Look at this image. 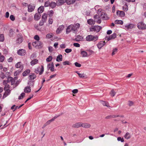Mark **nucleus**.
Segmentation results:
<instances>
[{
	"label": "nucleus",
	"instance_id": "f257e3e1",
	"mask_svg": "<svg viewBox=\"0 0 146 146\" xmlns=\"http://www.w3.org/2000/svg\"><path fill=\"white\" fill-rule=\"evenodd\" d=\"M80 26V24L78 23L69 25L66 30V34H68L71 31H73L74 32L76 33L77 32L78 29L79 28Z\"/></svg>",
	"mask_w": 146,
	"mask_h": 146
},
{
	"label": "nucleus",
	"instance_id": "f03ea898",
	"mask_svg": "<svg viewBox=\"0 0 146 146\" xmlns=\"http://www.w3.org/2000/svg\"><path fill=\"white\" fill-rule=\"evenodd\" d=\"M98 39V37L97 36H93L92 35H88L86 37V40L88 41H96Z\"/></svg>",
	"mask_w": 146,
	"mask_h": 146
},
{
	"label": "nucleus",
	"instance_id": "7ed1b4c3",
	"mask_svg": "<svg viewBox=\"0 0 146 146\" xmlns=\"http://www.w3.org/2000/svg\"><path fill=\"white\" fill-rule=\"evenodd\" d=\"M42 43L39 41H36L32 43L33 46L37 48H40L42 46Z\"/></svg>",
	"mask_w": 146,
	"mask_h": 146
},
{
	"label": "nucleus",
	"instance_id": "20e7f679",
	"mask_svg": "<svg viewBox=\"0 0 146 146\" xmlns=\"http://www.w3.org/2000/svg\"><path fill=\"white\" fill-rule=\"evenodd\" d=\"M102 27L101 26H94L92 27L90 30L91 31H94L96 33L99 32L102 29Z\"/></svg>",
	"mask_w": 146,
	"mask_h": 146
},
{
	"label": "nucleus",
	"instance_id": "39448f33",
	"mask_svg": "<svg viewBox=\"0 0 146 146\" xmlns=\"http://www.w3.org/2000/svg\"><path fill=\"white\" fill-rule=\"evenodd\" d=\"M137 27L139 29L142 30L146 29V25L143 22H140L138 23Z\"/></svg>",
	"mask_w": 146,
	"mask_h": 146
},
{
	"label": "nucleus",
	"instance_id": "423d86ee",
	"mask_svg": "<svg viewBox=\"0 0 146 146\" xmlns=\"http://www.w3.org/2000/svg\"><path fill=\"white\" fill-rule=\"evenodd\" d=\"M17 39L16 42L17 44H20L23 41V38L22 35L18 34L17 35Z\"/></svg>",
	"mask_w": 146,
	"mask_h": 146
},
{
	"label": "nucleus",
	"instance_id": "0eeeda50",
	"mask_svg": "<svg viewBox=\"0 0 146 146\" xmlns=\"http://www.w3.org/2000/svg\"><path fill=\"white\" fill-rule=\"evenodd\" d=\"M44 70V67L43 66H41V68L40 67L38 68L35 70V72L38 74L39 73V75H40L42 74Z\"/></svg>",
	"mask_w": 146,
	"mask_h": 146
},
{
	"label": "nucleus",
	"instance_id": "6e6552de",
	"mask_svg": "<svg viewBox=\"0 0 146 146\" xmlns=\"http://www.w3.org/2000/svg\"><path fill=\"white\" fill-rule=\"evenodd\" d=\"M94 9L96 11H97V13L99 14L100 13H101L102 9H101V7L99 5L96 6L94 7Z\"/></svg>",
	"mask_w": 146,
	"mask_h": 146
},
{
	"label": "nucleus",
	"instance_id": "1a4fd4ad",
	"mask_svg": "<svg viewBox=\"0 0 146 146\" xmlns=\"http://www.w3.org/2000/svg\"><path fill=\"white\" fill-rule=\"evenodd\" d=\"M106 43L105 41H101L100 42L97 44V46L98 48L100 49L101 48L104 46Z\"/></svg>",
	"mask_w": 146,
	"mask_h": 146
},
{
	"label": "nucleus",
	"instance_id": "9d476101",
	"mask_svg": "<svg viewBox=\"0 0 146 146\" xmlns=\"http://www.w3.org/2000/svg\"><path fill=\"white\" fill-rule=\"evenodd\" d=\"M64 27V26L63 25L60 26L56 30V33L57 34L60 33L61 31L63 30Z\"/></svg>",
	"mask_w": 146,
	"mask_h": 146
},
{
	"label": "nucleus",
	"instance_id": "9b49d317",
	"mask_svg": "<svg viewBox=\"0 0 146 146\" xmlns=\"http://www.w3.org/2000/svg\"><path fill=\"white\" fill-rule=\"evenodd\" d=\"M15 66L17 68H20L21 70H22L23 68V65L22 64L21 62H19L17 63L15 65Z\"/></svg>",
	"mask_w": 146,
	"mask_h": 146
},
{
	"label": "nucleus",
	"instance_id": "f8f14e48",
	"mask_svg": "<svg viewBox=\"0 0 146 146\" xmlns=\"http://www.w3.org/2000/svg\"><path fill=\"white\" fill-rule=\"evenodd\" d=\"M18 54L21 56H24L26 53L25 50L23 49H20L17 51Z\"/></svg>",
	"mask_w": 146,
	"mask_h": 146
},
{
	"label": "nucleus",
	"instance_id": "ddd939ff",
	"mask_svg": "<svg viewBox=\"0 0 146 146\" xmlns=\"http://www.w3.org/2000/svg\"><path fill=\"white\" fill-rule=\"evenodd\" d=\"M54 64L53 62H52L51 64H48L47 65V68L48 69H50V70L52 72H53L54 71Z\"/></svg>",
	"mask_w": 146,
	"mask_h": 146
},
{
	"label": "nucleus",
	"instance_id": "4468645a",
	"mask_svg": "<svg viewBox=\"0 0 146 146\" xmlns=\"http://www.w3.org/2000/svg\"><path fill=\"white\" fill-rule=\"evenodd\" d=\"M100 18L102 19L103 20H106L108 19V17L107 14L103 12L100 13Z\"/></svg>",
	"mask_w": 146,
	"mask_h": 146
},
{
	"label": "nucleus",
	"instance_id": "2eb2a0df",
	"mask_svg": "<svg viewBox=\"0 0 146 146\" xmlns=\"http://www.w3.org/2000/svg\"><path fill=\"white\" fill-rule=\"evenodd\" d=\"M117 15L121 17H123L125 15L124 12L122 11H117Z\"/></svg>",
	"mask_w": 146,
	"mask_h": 146
},
{
	"label": "nucleus",
	"instance_id": "dca6fc26",
	"mask_svg": "<svg viewBox=\"0 0 146 146\" xmlns=\"http://www.w3.org/2000/svg\"><path fill=\"white\" fill-rule=\"evenodd\" d=\"M41 17V15L40 13H36L34 16V19L36 21L39 20Z\"/></svg>",
	"mask_w": 146,
	"mask_h": 146
},
{
	"label": "nucleus",
	"instance_id": "f3484780",
	"mask_svg": "<svg viewBox=\"0 0 146 146\" xmlns=\"http://www.w3.org/2000/svg\"><path fill=\"white\" fill-rule=\"evenodd\" d=\"M116 37V34L115 33H113L109 37L107 38V40L108 41H109L115 38Z\"/></svg>",
	"mask_w": 146,
	"mask_h": 146
},
{
	"label": "nucleus",
	"instance_id": "a211bd4d",
	"mask_svg": "<svg viewBox=\"0 0 146 146\" xmlns=\"http://www.w3.org/2000/svg\"><path fill=\"white\" fill-rule=\"evenodd\" d=\"M35 9V6L30 5L28 6V11L29 12H31L34 11Z\"/></svg>",
	"mask_w": 146,
	"mask_h": 146
},
{
	"label": "nucleus",
	"instance_id": "6ab92c4d",
	"mask_svg": "<svg viewBox=\"0 0 146 146\" xmlns=\"http://www.w3.org/2000/svg\"><path fill=\"white\" fill-rule=\"evenodd\" d=\"M75 72L78 74L80 78H87V76L84 73L80 74L78 71H76Z\"/></svg>",
	"mask_w": 146,
	"mask_h": 146
},
{
	"label": "nucleus",
	"instance_id": "aec40b11",
	"mask_svg": "<svg viewBox=\"0 0 146 146\" xmlns=\"http://www.w3.org/2000/svg\"><path fill=\"white\" fill-rule=\"evenodd\" d=\"M82 123L78 122L72 125V127L74 128H78L82 126Z\"/></svg>",
	"mask_w": 146,
	"mask_h": 146
},
{
	"label": "nucleus",
	"instance_id": "412c9836",
	"mask_svg": "<svg viewBox=\"0 0 146 146\" xmlns=\"http://www.w3.org/2000/svg\"><path fill=\"white\" fill-rule=\"evenodd\" d=\"M75 39L77 41H82L83 40V37L80 35H78L76 36Z\"/></svg>",
	"mask_w": 146,
	"mask_h": 146
},
{
	"label": "nucleus",
	"instance_id": "4be33fe9",
	"mask_svg": "<svg viewBox=\"0 0 146 146\" xmlns=\"http://www.w3.org/2000/svg\"><path fill=\"white\" fill-rule=\"evenodd\" d=\"M29 77L30 80H32L36 78V76L34 73L31 74L29 76Z\"/></svg>",
	"mask_w": 146,
	"mask_h": 146
},
{
	"label": "nucleus",
	"instance_id": "5701e85b",
	"mask_svg": "<svg viewBox=\"0 0 146 146\" xmlns=\"http://www.w3.org/2000/svg\"><path fill=\"white\" fill-rule=\"evenodd\" d=\"M88 24L90 25H92L95 24V21L93 19H90L87 20Z\"/></svg>",
	"mask_w": 146,
	"mask_h": 146
},
{
	"label": "nucleus",
	"instance_id": "b1692460",
	"mask_svg": "<svg viewBox=\"0 0 146 146\" xmlns=\"http://www.w3.org/2000/svg\"><path fill=\"white\" fill-rule=\"evenodd\" d=\"M82 127L85 128H89L90 127V125L88 123H82Z\"/></svg>",
	"mask_w": 146,
	"mask_h": 146
},
{
	"label": "nucleus",
	"instance_id": "393cba45",
	"mask_svg": "<svg viewBox=\"0 0 146 146\" xmlns=\"http://www.w3.org/2000/svg\"><path fill=\"white\" fill-rule=\"evenodd\" d=\"M24 92L25 93H29L31 92V87L30 86H27L25 88Z\"/></svg>",
	"mask_w": 146,
	"mask_h": 146
},
{
	"label": "nucleus",
	"instance_id": "a878e982",
	"mask_svg": "<svg viewBox=\"0 0 146 146\" xmlns=\"http://www.w3.org/2000/svg\"><path fill=\"white\" fill-rule=\"evenodd\" d=\"M47 15L46 14L44 13L42 15V20L44 22H46V21Z\"/></svg>",
	"mask_w": 146,
	"mask_h": 146
},
{
	"label": "nucleus",
	"instance_id": "bb28decb",
	"mask_svg": "<svg viewBox=\"0 0 146 146\" xmlns=\"http://www.w3.org/2000/svg\"><path fill=\"white\" fill-rule=\"evenodd\" d=\"M62 56L61 54L58 55L57 57L56 61L57 62L62 61Z\"/></svg>",
	"mask_w": 146,
	"mask_h": 146
},
{
	"label": "nucleus",
	"instance_id": "cd10ccee",
	"mask_svg": "<svg viewBox=\"0 0 146 146\" xmlns=\"http://www.w3.org/2000/svg\"><path fill=\"white\" fill-rule=\"evenodd\" d=\"M5 90V92L3 95V98L6 97L7 95H9L11 91L10 90Z\"/></svg>",
	"mask_w": 146,
	"mask_h": 146
},
{
	"label": "nucleus",
	"instance_id": "c85d7f7f",
	"mask_svg": "<svg viewBox=\"0 0 146 146\" xmlns=\"http://www.w3.org/2000/svg\"><path fill=\"white\" fill-rule=\"evenodd\" d=\"M76 1V0H66V2L68 5L72 4L74 3Z\"/></svg>",
	"mask_w": 146,
	"mask_h": 146
},
{
	"label": "nucleus",
	"instance_id": "c756f323",
	"mask_svg": "<svg viewBox=\"0 0 146 146\" xmlns=\"http://www.w3.org/2000/svg\"><path fill=\"white\" fill-rule=\"evenodd\" d=\"M38 60L36 59L32 60L31 62V65L32 66H33L35 64H37L38 63Z\"/></svg>",
	"mask_w": 146,
	"mask_h": 146
},
{
	"label": "nucleus",
	"instance_id": "7c9ffc66",
	"mask_svg": "<svg viewBox=\"0 0 146 146\" xmlns=\"http://www.w3.org/2000/svg\"><path fill=\"white\" fill-rule=\"evenodd\" d=\"M134 25L133 24H130L128 25H126L125 27L127 30L129 29H131L133 27Z\"/></svg>",
	"mask_w": 146,
	"mask_h": 146
},
{
	"label": "nucleus",
	"instance_id": "2f4dec72",
	"mask_svg": "<svg viewBox=\"0 0 146 146\" xmlns=\"http://www.w3.org/2000/svg\"><path fill=\"white\" fill-rule=\"evenodd\" d=\"M44 10V7L43 6L40 7L38 9V13H41L43 12Z\"/></svg>",
	"mask_w": 146,
	"mask_h": 146
},
{
	"label": "nucleus",
	"instance_id": "473e14b6",
	"mask_svg": "<svg viewBox=\"0 0 146 146\" xmlns=\"http://www.w3.org/2000/svg\"><path fill=\"white\" fill-rule=\"evenodd\" d=\"M115 23L116 24H120L122 25L123 24V21L121 20H116L115 21Z\"/></svg>",
	"mask_w": 146,
	"mask_h": 146
},
{
	"label": "nucleus",
	"instance_id": "72a5a7b5",
	"mask_svg": "<svg viewBox=\"0 0 146 146\" xmlns=\"http://www.w3.org/2000/svg\"><path fill=\"white\" fill-rule=\"evenodd\" d=\"M30 70L29 69L27 70L23 73V76H25L27 75L30 73Z\"/></svg>",
	"mask_w": 146,
	"mask_h": 146
},
{
	"label": "nucleus",
	"instance_id": "f704fd0d",
	"mask_svg": "<svg viewBox=\"0 0 146 146\" xmlns=\"http://www.w3.org/2000/svg\"><path fill=\"white\" fill-rule=\"evenodd\" d=\"M56 118H57V117H54L52 119H51L48 120L46 123V124H47V125H49L52 121H54Z\"/></svg>",
	"mask_w": 146,
	"mask_h": 146
},
{
	"label": "nucleus",
	"instance_id": "c9c22d12",
	"mask_svg": "<svg viewBox=\"0 0 146 146\" xmlns=\"http://www.w3.org/2000/svg\"><path fill=\"white\" fill-rule=\"evenodd\" d=\"M81 54L82 55V57H86L88 55V54L85 51H83L81 52Z\"/></svg>",
	"mask_w": 146,
	"mask_h": 146
},
{
	"label": "nucleus",
	"instance_id": "e433bc0d",
	"mask_svg": "<svg viewBox=\"0 0 146 146\" xmlns=\"http://www.w3.org/2000/svg\"><path fill=\"white\" fill-rule=\"evenodd\" d=\"M124 137L127 139H129L131 137V135L129 133H127L124 136Z\"/></svg>",
	"mask_w": 146,
	"mask_h": 146
},
{
	"label": "nucleus",
	"instance_id": "4c0bfd02",
	"mask_svg": "<svg viewBox=\"0 0 146 146\" xmlns=\"http://www.w3.org/2000/svg\"><path fill=\"white\" fill-rule=\"evenodd\" d=\"M5 39L4 35L2 34L0 35V41L3 42Z\"/></svg>",
	"mask_w": 146,
	"mask_h": 146
},
{
	"label": "nucleus",
	"instance_id": "58836bf2",
	"mask_svg": "<svg viewBox=\"0 0 146 146\" xmlns=\"http://www.w3.org/2000/svg\"><path fill=\"white\" fill-rule=\"evenodd\" d=\"M5 57L3 55H2L0 52V62H3L4 60Z\"/></svg>",
	"mask_w": 146,
	"mask_h": 146
},
{
	"label": "nucleus",
	"instance_id": "ea45409f",
	"mask_svg": "<svg viewBox=\"0 0 146 146\" xmlns=\"http://www.w3.org/2000/svg\"><path fill=\"white\" fill-rule=\"evenodd\" d=\"M102 103L104 106H106L107 107H110V106L109 105L108 103L105 101H102Z\"/></svg>",
	"mask_w": 146,
	"mask_h": 146
},
{
	"label": "nucleus",
	"instance_id": "a19ab883",
	"mask_svg": "<svg viewBox=\"0 0 146 146\" xmlns=\"http://www.w3.org/2000/svg\"><path fill=\"white\" fill-rule=\"evenodd\" d=\"M56 5V3L54 2H52L50 3V7L52 8L55 7Z\"/></svg>",
	"mask_w": 146,
	"mask_h": 146
},
{
	"label": "nucleus",
	"instance_id": "79ce46f5",
	"mask_svg": "<svg viewBox=\"0 0 146 146\" xmlns=\"http://www.w3.org/2000/svg\"><path fill=\"white\" fill-rule=\"evenodd\" d=\"M123 10L125 11H126L128 10V6L127 5H125L123 6Z\"/></svg>",
	"mask_w": 146,
	"mask_h": 146
},
{
	"label": "nucleus",
	"instance_id": "37998d69",
	"mask_svg": "<svg viewBox=\"0 0 146 146\" xmlns=\"http://www.w3.org/2000/svg\"><path fill=\"white\" fill-rule=\"evenodd\" d=\"M25 93H22L21 94L20 96H19V97L18 98L19 99L21 100V99H22L23 98V97L25 96Z\"/></svg>",
	"mask_w": 146,
	"mask_h": 146
},
{
	"label": "nucleus",
	"instance_id": "c03bdc74",
	"mask_svg": "<svg viewBox=\"0 0 146 146\" xmlns=\"http://www.w3.org/2000/svg\"><path fill=\"white\" fill-rule=\"evenodd\" d=\"M52 57L51 56H49L48 58H47L46 61L47 62H49L52 60Z\"/></svg>",
	"mask_w": 146,
	"mask_h": 146
},
{
	"label": "nucleus",
	"instance_id": "a18cd8bd",
	"mask_svg": "<svg viewBox=\"0 0 146 146\" xmlns=\"http://www.w3.org/2000/svg\"><path fill=\"white\" fill-rule=\"evenodd\" d=\"M110 94L113 97L116 94V92L114 91L113 90H112L111 91Z\"/></svg>",
	"mask_w": 146,
	"mask_h": 146
},
{
	"label": "nucleus",
	"instance_id": "49530a36",
	"mask_svg": "<svg viewBox=\"0 0 146 146\" xmlns=\"http://www.w3.org/2000/svg\"><path fill=\"white\" fill-rule=\"evenodd\" d=\"M53 35V34L52 33L47 34L46 36V38H51L52 37Z\"/></svg>",
	"mask_w": 146,
	"mask_h": 146
},
{
	"label": "nucleus",
	"instance_id": "de8ad7c7",
	"mask_svg": "<svg viewBox=\"0 0 146 146\" xmlns=\"http://www.w3.org/2000/svg\"><path fill=\"white\" fill-rule=\"evenodd\" d=\"M117 48H114L113 50L112 53V55H114L117 52Z\"/></svg>",
	"mask_w": 146,
	"mask_h": 146
},
{
	"label": "nucleus",
	"instance_id": "09e8293b",
	"mask_svg": "<svg viewBox=\"0 0 146 146\" xmlns=\"http://www.w3.org/2000/svg\"><path fill=\"white\" fill-rule=\"evenodd\" d=\"M70 64L71 63L70 62L68 61H65L63 62V64L64 65H70Z\"/></svg>",
	"mask_w": 146,
	"mask_h": 146
},
{
	"label": "nucleus",
	"instance_id": "8fccbe9b",
	"mask_svg": "<svg viewBox=\"0 0 146 146\" xmlns=\"http://www.w3.org/2000/svg\"><path fill=\"white\" fill-rule=\"evenodd\" d=\"M72 49H71L66 48L65 50V52L66 53H69L71 52Z\"/></svg>",
	"mask_w": 146,
	"mask_h": 146
},
{
	"label": "nucleus",
	"instance_id": "3c124183",
	"mask_svg": "<svg viewBox=\"0 0 146 146\" xmlns=\"http://www.w3.org/2000/svg\"><path fill=\"white\" fill-rule=\"evenodd\" d=\"M0 77L2 79H4L5 77V74L3 72H1L0 75Z\"/></svg>",
	"mask_w": 146,
	"mask_h": 146
},
{
	"label": "nucleus",
	"instance_id": "603ef678",
	"mask_svg": "<svg viewBox=\"0 0 146 146\" xmlns=\"http://www.w3.org/2000/svg\"><path fill=\"white\" fill-rule=\"evenodd\" d=\"M13 34V30L11 29L9 30V35L10 37H12Z\"/></svg>",
	"mask_w": 146,
	"mask_h": 146
},
{
	"label": "nucleus",
	"instance_id": "864d4df0",
	"mask_svg": "<svg viewBox=\"0 0 146 146\" xmlns=\"http://www.w3.org/2000/svg\"><path fill=\"white\" fill-rule=\"evenodd\" d=\"M9 84H6L5 85V86L4 87V90H9Z\"/></svg>",
	"mask_w": 146,
	"mask_h": 146
},
{
	"label": "nucleus",
	"instance_id": "5fc2aeb1",
	"mask_svg": "<svg viewBox=\"0 0 146 146\" xmlns=\"http://www.w3.org/2000/svg\"><path fill=\"white\" fill-rule=\"evenodd\" d=\"M34 38L36 41H39L40 40V38L38 35H36L34 37Z\"/></svg>",
	"mask_w": 146,
	"mask_h": 146
},
{
	"label": "nucleus",
	"instance_id": "6e6d98bb",
	"mask_svg": "<svg viewBox=\"0 0 146 146\" xmlns=\"http://www.w3.org/2000/svg\"><path fill=\"white\" fill-rule=\"evenodd\" d=\"M50 6V3L48 1L44 3V6L45 7H47Z\"/></svg>",
	"mask_w": 146,
	"mask_h": 146
},
{
	"label": "nucleus",
	"instance_id": "4d7b16f0",
	"mask_svg": "<svg viewBox=\"0 0 146 146\" xmlns=\"http://www.w3.org/2000/svg\"><path fill=\"white\" fill-rule=\"evenodd\" d=\"M53 14V11L52 10L49 11L48 14L50 16H52Z\"/></svg>",
	"mask_w": 146,
	"mask_h": 146
},
{
	"label": "nucleus",
	"instance_id": "13d9d810",
	"mask_svg": "<svg viewBox=\"0 0 146 146\" xmlns=\"http://www.w3.org/2000/svg\"><path fill=\"white\" fill-rule=\"evenodd\" d=\"M74 64L77 67H80L81 66V64H80L79 63L77 62H75L74 63Z\"/></svg>",
	"mask_w": 146,
	"mask_h": 146
},
{
	"label": "nucleus",
	"instance_id": "bf43d9fd",
	"mask_svg": "<svg viewBox=\"0 0 146 146\" xmlns=\"http://www.w3.org/2000/svg\"><path fill=\"white\" fill-rule=\"evenodd\" d=\"M128 104L129 106H131L133 105V103L132 101H129L128 102Z\"/></svg>",
	"mask_w": 146,
	"mask_h": 146
},
{
	"label": "nucleus",
	"instance_id": "052dcab7",
	"mask_svg": "<svg viewBox=\"0 0 146 146\" xmlns=\"http://www.w3.org/2000/svg\"><path fill=\"white\" fill-rule=\"evenodd\" d=\"M28 84L30 86H33L34 85V83L33 82H32L31 81L28 82Z\"/></svg>",
	"mask_w": 146,
	"mask_h": 146
},
{
	"label": "nucleus",
	"instance_id": "680f3d73",
	"mask_svg": "<svg viewBox=\"0 0 146 146\" xmlns=\"http://www.w3.org/2000/svg\"><path fill=\"white\" fill-rule=\"evenodd\" d=\"M33 20V17L29 16L27 19V21L29 22Z\"/></svg>",
	"mask_w": 146,
	"mask_h": 146
},
{
	"label": "nucleus",
	"instance_id": "e2e57ef3",
	"mask_svg": "<svg viewBox=\"0 0 146 146\" xmlns=\"http://www.w3.org/2000/svg\"><path fill=\"white\" fill-rule=\"evenodd\" d=\"M10 19L12 21H14L15 20V18L13 15H11L10 16Z\"/></svg>",
	"mask_w": 146,
	"mask_h": 146
},
{
	"label": "nucleus",
	"instance_id": "0e129e2a",
	"mask_svg": "<svg viewBox=\"0 0 146 146\" xmlns=\"http://www.w3.org/2000/svg\"><path fill=\"white\" fill-rule=\"evenodd\" d=\"M66 0H58V2L60 4H63L66 2Z\"/></svg>",
	"mask_w": 146,
	"mask_h": 146
},
{
	"label": "nucleus",
	"instance_id": "69168bd1",
	"mask_svg": "<svg viewBox=\"0 0 146 146\" xmlns=\"http://www.w3.org/2000/svg\"><path fill=\"white\" fill-rule=\"evenodd\" d=\"M53 20L52 19L50 18L49 19L48 23L50 24H52L53 23Z\"/></svg>",
	"mask_w": 146,
	"mask_h": 146
},
{
	"label": "nucleus",
	"instance_id": "338daca9",
	"mask_svg": "<svg viewBox=\"0 0 146 146\" xmlns=\"http://www.w3.org/2000/svg\"><path fill=\"white\" fill-rule=\"evenodd\" d=\"M73 45L74 46L77 47H79L80 46V44L77 43H74Z\"/></svg>",
	"mask_w": 146,
	"mask_h": 146
},
{
	"label": "nucleus",
	"instance_id": "774afa93",
	"mask_svg": "<svg viewBox=\"0 0 146 146\" xmlns=\"http://www.w3.org/2000/svg\"><path fill=\"white\" fill-rule=\"evenodd\" d=\"M12 79L13 78L11 77H9L8 78L7 80L8 82L9 83L10 82H11V80H12Z\"/></svg>",
	"mask_w": 146,
	"mask_h": 146
}]
</instances>
